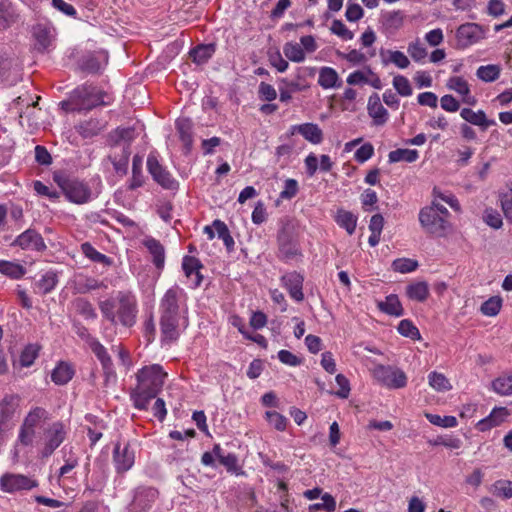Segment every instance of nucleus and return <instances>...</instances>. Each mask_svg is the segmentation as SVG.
<instances>
[{
  "label": "nucleus",
  "instance_id": "obj_1",
  "mask_svg": "<svg viewBox=\"0 0 512 512\" xmlns=\"http://www.w3.org/2000/svg\"><path fill=\"white\" fill-rule=\"evenodd\" d=\"M187 294L177 285L169 288L159 302V325L164 341L178 339L180 326L188 325Z\"/></svg>",
  "mask_w": 512,
  "mask_h": 512
},
{
  "label": "nucleus",
  "instance_id": "obj_2",
  "mask_svg": "<svg viewBox=\"0 0 512 512\" xmlns=\"http://www.w3.org/2000/svg\"><path fill=\"white\" fill-rule=\"evenodd\" d=\"M98 307L103 319L113 326L131 328L137 322L138 300L130 290L116 291L109 298L99 300Z\"/></svg>",
  "mask_w": 512,
  "mask_h": 512
},
{
  "label": "nucleus",
  "instance_id": "obj_3",
  "mask_svg": "<svg viewBox=\"0 0 512 512\" xmlns=\"http://www.w3.org/2000/svg\"><path fill=\"white\" fill-rule=\"evenodd\" d=\"M167 373L159 364L144 366L136 373V386L130 392L133 406L138 410H147L149 403L161 391Z\"/></svg>",
  "mask_w": 512,
  "mask_h": 512
},
{
  "label": "nucleus",
  "instance_id": "obj_4",
  "mask_svg": "<svg viewBox=\"0 0 512 512\" xmlns=\"http://www.w3.org/2000/svg\"><path fill=\"white\" fill-rule=\"evenodd\" d=\"M449 211L443 205L432 202L419 212V222L422 228L429 234L437 237L445 236L450 228Z\"/></svg>",
  "mask_w": 512,
  "mask_h": 512
},
{
  "label": "nucleus",
  "instance_id": "obj_5",
  "mask_svg": "<svg viewBox=\"0 0 512 512\" xmlns=\"http://www.w3.org/2000/svg\"><path fill=\"white\" fill-rule=\"evenodd\" d=\"M54 181L69 202L83 205L92 200V190L86 182L65 174H55Z\"/></svg>",
  "mask_w": 512,
  "mask_h": 512
},
{
  "label": "nucleus",
  "instance_id": "obj_6",
  "mask_svg": "<svg viewBox=\"0 0 512 512\" xmlns=\"http://www.w3.org/2000/svg\"><path fill=\"white\" fill-rule=\"evenodd\" d=\"M278 253L277 257L289 263L302 258L303 254L300 248L299 240L294 232V228L290 222L282 225L277 234Z\"/></svg>",
  "mask_w": 512,
  "mask_h": 512
},
{
  "label": "nucleus",
  "instance_id": "obj_7",
  "mask_svg": "<svg viewBox=\"0 0 512 512\" xmlns=\"http://www.w3.org/2000/svg\"><path fill=\"white\" fill-rule=\"evenodd\" d=\"M49 418L48 410L41 406H33L23 419L17 441L23 446H31L36 437V429Z\"/></svg>",
  "mask_w": 512,
  "mask_h": 512
},
{
  "label": "nucleus",
  "instance_id": "obj_8",
  "mask_svg": "<svg viewBox=\"0 0 512 512\" xmlns=\"http://www.w3.org/2000/svg\"><path fill=\"white\" fill-rule=\"evenodd\" d=\"M375 380L389 389H400L407 385V376L403 370L391 365L379 364L372 370Z\"/></svg>",
  "mask_w": 512,
  "mask_h": 512
},
{
  "label": "nucleus",
  "instance_id": "obj_9",
  "mask_svg": "<svg viewBox=\"0 0 512 512\" xmlns=\"http://www.w3.org/2000/svg\"><path fill=\"white\" fill-rule=\"evenodd\" d=\"M67 431L61 421L49 424L43 431V446L40 450L42 458L50 457L55 450L65 441Z\"/></svg>",
  "mask_w": 512,
  "mask_h": 512
},
{
  "label": "nucleus",
  "instance_id": "obj_10",
  "mask_svg": "<svg viewBox=\"0 0 512 512\" xmlns=\"http://www.w3.org/2000/svg\"><path fill=\"white\" fill-rule=\"evenodd\" d=\"M38 485L35 478L24 474L7 472L0 477V490L5 493L29 491L38 487Z\"/></svg>",
  "mask_w": 512,
  "mask_h": 512
},
{
  "label": "nucleus",
  "instance_id": "obj_11",
  "mask_svg": "<svg viewBox=\"0 0 512 512\" xmlns=\"http://www.w3.org/2000/svg\"><path fill=\"white\" fill-rule=\"evenodd\" d=\"M147 169L153 180L163 189L171 191H177L179 189V182L166 167L159 163L157 157L152 154L147 158Z\"/></svg>",
  "mask_w": 512,
  "mask_h": 512
},
{
  "label": "nucleus",
  "instance_id": "obj_12",
  "mask_svg": "<svg viewBox=\"0 0 512 512\" xmlns=\"http://www.w3.org/2000/svg\"><path fill=\"white\" fill-rule=\"evenodd\" d=\"M486 31L477 23H465L460 25L456 30L457 44L461 48H466L476 44L484 39Z\"/></svg>",
  "mask_w": 512,
  "mask_h": 512
},
{
  "label": "nucleus",
  "instance_id": "obj_13",
  "mask_svg": "<svg viewBox=\"0 0 512 512\" xmlns=\"http://www.w3.org/2000/svg\"><path fill=\"white\" fill-rule=\"evenodd\" d=\"M113 462L118 473H124L130 470L135 463V451L129 443L121 444L117 442L113 449Z\"/></svg>",
  "mask_w": 512,
  "mask_h": 512
},
{
  "label": "nucleus",
  "instance_id": "obj_14",
  "mask_svg": "<svg viewBox=\"0 0 512 512\" xmlns=\"http://www.w3.org/2000/svg\"><path fill=\"white\" fill-rule=\"evenodd\" d=\"M74 93L82 99V106L86 109H91L99 105L109 104V102L105 100L107 94L92 85H84L78 87L75 89Z\"/></svg>",
  "mask_w": 512,
  "mask_h": 512
},
{
  "label": "nucleus",
  "instance_id": "obj_15",
  "mask_svg": "<svg viewBox=\"0 0 512 512\" xmlns=\"http://www.w3.org/2000/svg\"><path fill=\"white\" fill-rule=\"evenodd\" d=\"M21 398L18 394H6L0 400V434L7 428L20 406Z\"/></svg>",
  "mask_w": 512,
  "mask_h": 512
},
{
  "label": "nucleus",
  "instance_id": "obj_16",
  "mask_svg": "<svg viewBox=\"0 0 512 512\" xmlns=\"http://www.w3.org/2000/svg\"><path fill=\"white\" fill-rule=\"evenodd\" d=\"M280 282L294 301L301 302L304 300V276L302 274L297 271L287 272L281 276Z\"/></svg>",
  "mask_w": 512,
  "mask_h": 512
},
{
  "label": "nucleus",
  "instance_id": "obj_17",
  "mask_svg": "<svg viewBox=\"0 0 512 512\" xmlns=\"http://www.w3.org/2000/svg\"><path fill=\"white\" fill-rule=\"evenodd\" d=\"M158 498V491L153 487H139L131 503L132 512H147Z\"/></svg>",
  "mask_w": 512,
  "mask_h": 512
},
{
  "label": "nucleus",
  "instance_id": "obj_18",
  "mask_svg": "<svg viewBox=\"0 0 512 512\" xmlns=\"http://www.w3.org/2000/svg\"><path fill=\"white\" fill-rule=\"evenodd\" d=\"M15 243L23 250L43 252L47 248L41 234L34 229H27L26 231L21 233L16 238Z\"/></svg>",
  "mask_w": 512,
  "mask_h": 512
},
{
  "label": "nucleus",
  "instance_id": "obj_19",
  "mask_svg": "<svg viewBox=\"0 0 512 512\" xmlns=\"http://www.w3.org/2000/svg\"><path fill=\"white\" fill-rule=\"evenodd\" d=\"M289 134H300L306 141L314 145H318L323 141L322 129L318 124L311 122L290 126Z\"/></svg>",
  "mask_w": 512,
  "mask_h": 512
},
{
  "label": "nucleus",
  "instance_id": "obj_20",
  "mask_svg": "<svg viewBox=\"0 0 512 512\" xmlns=\"http://www.w3.org/2000/svg\"><path fill=\"white\" fill-rule=\"evenodd\" d=\"M203 268L201 261L193 256H184L182 259V269L185 276L190 280V286L197 288L203 281V275L200 270Z\"/></svg>",
  "mask_w": 512,
  "mask_h": 512
},
{
  "label": "nucleus",
  "instance_id": "obj_21",
  "mask_svg": "<svg viewBox=\"0 0 512 512\" xmlns=\"http://www.w3.org/2000/svg\"><path fill=\"white\" fill-rule=\"evenodd\" d=\"M405 14L401 10L382 12L379 18L381 27L385 33L393 34L404 24Z\"/></svg>",
  "mask_w": 512,
  "mask_h": 512
},
{
  "label": "nucleus",
  "instance_id": "obj_22",
  "mask_svg": "<svg viewBox=\"0 0 512 512\" xmlns=\"http://www.w3.org/2000/svg\"><path fill=\"white\" fill-rule=\"evenodd\" d=\"M367 110L375 126H382L388 121L389 113L382 105L378 94L375 93L369 97Z\"/></svg>",
  "mask_w": 512,
  "mask_h": 512
},
{
  "label": "nucleus",
  "instance_id": "obj_23",
  "mask_svg": "<svg viewBox=\"0 0 512 512\" xmlns=\"http://www.w3.org/2000/svg\"><path fill=\"white\" fill-rule=\"evenodd\" d=\"M509 415L510 413L506 407H495L486 418L477 423V428L480 431L489 430L503 423Z\"/></svg>",
  "mask_w": 512,
  "mask_h": 512
},
{
  "label": "nucleus",
  "instance_id": "obj_24",
  "mask_svg": "<svg viewBox=\"0 0 512 512\" xmlns=\"http://www.w3.org/2000/svg\"><path fill=\"white\" fill-rule=\"evenodd\" d=\"M460 116L472 125L479 126L482 130H486L490 126L496 125L493 119H487L483 110L473 111L470 108H463Z\"/></svg>",
  "mask_w": 512,
  "mask_h": 512
},
{
  "label": "nucleus",
  "instance_id": "obj_25",
  "mask_svg": "<svg viewBox=\"0 0 512 512\" xmlns=\"http://www.w3.org/2000/svg\"><path fill=\"white\" fill-rule=\"evenodd\" d=\"M144 247L149 251L152 255L153 264L157 268H162L165 262V248L161 244V242L151 236H148L143 239Z\"/></svg>",
  "mask_w": 512,
  "mask_h": 512
},
{
  "label": "nucleus",
  "instance_id": "obj_26",
  "mask_svg": "<svg viewBox=\"0 0 512 512\" xmlns=\"http://www.w3.org/2000/svg\"><path fill=\"white\" fill-rule=\"evenodd\" d=\"M79 465L78 456L72 451L68 455L64 456V464L59 468L56 475L57 484L59 486H65L66 481L70 480L72 476L70 473Z\"/></svg>",
  "mask_w": 512,
  "mask_h": 512
},
{
  "label": "nucleus",
  "instance_id": "obj_27",
  "mask_svg": "<svg viewBox=\"0 0 512 512\" xmlns=\"http://www.w3.org/2000/svg\"><path fill=\"white\" fill-rule=\"evenodd\" d=\"M447 86L449 89L455 91L462 96L463 102L473 105L475 104V98L470 94V88L465 79L462 77L454 76L448 80Z\"/></svg>",
  "mask_w": 512,
  "mask_h": 512
},
{
  "label": "nucleus",
  "instance_id": "obj_28",
  "mask_svg": "<svg viewBox=\"0 0 512 512\" xmlns=\"http://www.w3.org/2000/svg\"><path fill=\"white\" fill-rule=\"evenodd\" d=\"M18 19V14L12 3L0 0V31L8 29Z\"/></svg>",
  "mask_w": 512,
  "mask_h": 512
},
{
  "label": "nucleus",
  "instance_id": "obj_29",
  "mask_svg": "<svg viewBox=\"0 0 512 512\" xmlns=\"http://www.w3.org/2000/svg\"><path fill=\"white\" fill-rule=\"evenodd\" d=\"M380 55L382 57V62L385 65L392 63L400 69H406L410 65L409 58L399 50L381 49Z\"/></svg>",
  "mask_w": 512,
  "mask_h": 512
},
{
  "label": "nucleus",
  "instance_id": "obj_30",
  "mask_svg": "<svg viewBox=\"0 0 512 512\" xmlns=\"http://www.w3.org/2000/svg\"><path fill=\"white\" fill-rule=\"evenodd\" d=\"M380 311L395 317H400L404 314V309L396 294L386 296L384 301L378 303Z\"/></svg>",
  "mask_w": 512,
  "mask_h": 512
},
{
  "label": "nucleus",
  "instance_id": "obj_31",
  "mask_svg": "<svg viewBox=\"0 0 512 512\" xmlns=\"http://www.w3.org/2000/svg\"><path fill=\"white\" fill-rule=\"evenodd\" d=\"M406 296L413 301L424 302L429 296V285L425 281L412 282L406 286Z\"/></svg>",
  "mask_w": 512,
  "mask_h": 512
},
{
  "label": "nucleus",
  "instance_id": "obj_32",
  "mask_svg": "<svg viewBox=\"0 0 512 512\" xmlns=\"http://www.w3.org/2000/svg\"><path fill=\"white\" fill-rule=\"evenodd\" d=\"M216 51L214 43L201 44L190 51V56L194 63L203 65L209 61Z\"/></svg>",
  "mask_w": 512,
  "mask_h": 512
},
{
  "label": "nucleus",
  "instance_id": "obj_33",
  "mask_svg": "<svg viewBox=\"0 0 512 512\" xmlns=\"http://www.w3.org/2000/svg\"><path fill=\"white\" fill-rule=\"evenodd\" d=\"M74 375L73 367L66 362H60L52 371L51 379L56 385L67 384Z\"/></svg>",
  "mask_w": 512,
  "mask_h": 512
},
{
  "label": "nucleus",
  "instance_id": "obj_34",
  "mask_svg": "<svg viewBox=\"0 0 512 512\" xmlns=\"http://www.w3.org/2000/svg\"><path fill=\"white\" fill-rule=\"evenodd\" d=\"M419 158V152L416 149L398 148L390 151L388 154L389 163L407 162L413 163Z\"/></svg>",
  "mask_w": 512,
  "mask_h": 512
},
{
  "label": "nucleus",
  "instance_id": "obj_35",
  "mask_svg": "<svg viewBox=\"0 0 512 512\" xmlns=\"http://www.w3.org/2000/svg\"><path fill=\"white\" fill-rule=\"evenodd\" d=\"M336 223L347 231L349 235L355 232L357 217L350 211L339 209L335 216Z\"/></svg>",
  "mask_w": 512,
  "mask_h": 512
},
{
  "label": "nucleus",
  "instance_id": "obj_36",
  "mask_svg": "<svg viewBox=\"0 0 512 512\" xmlns=\"http://www.w3.org/2000/svg\"><path fill=\"white\" fill-rule=\"evenodd\" d=\"M0 273L11 279L18 280L26 274V268L16 262L0 260Z\"/></svg>",
  "mask_w": 512,
  "mask_h": 512
},
{
  "label": "nucleus",
  "instance_id": "obj_37",
  "mask_svg": "<svg viewBox=\"0 0 512 512\" xmlns=\"http://www.w3.org/2000/svg\"><path fill=\"white\" fill-rule=\"evenodd\" d=\"M492 389L501 396L512 395V371L502 374L492 381Z\"/></svg>",
  "mask_w": 512,
  "mask_h": 512
},
{
  "label": "nucleus",
  "instance_id": "obj_38",
  "mask_svg": "<svg viewBox=\"0 0 512 512\" xmlns=\"http://www.w3.org/2000/svg\"><path fill=\"white\" fill-rule=\"evenodd\" d=\"M58 284V276L54 271H47L36 283L38 293L46 295L53 291Z\"/></svg>",
  "mask_w": 512,
  "mask_h": 512
},
{
  "label": "nucleus",
  "instance_id": "obj_39",
  "mask_svg": "<svg viewBox=\"0 0 512 512\" xmlns=\"http://www.w3.org/2000/svg\"><path fill=\"white\" fill-rule=\"evenodd\" d=\"M339 76L337 71L331 67H322L319 71L318 84L324 89L338 87Z\"/></svg>",
  "mask_w": 512,
  "mask_h": 512
},
{
  "label": "nucleus",
  "instance_id": "obj_40",
  "mask_svg": "<svg viewBox=\"0 0 512 512\" xmlns=\"http://www.w3.org/2000/svg\"><path fill=\"white\" fill-rule=\"evenodd\" d=\"M33 36L36 41V49L43 52L47 49L52 41L50 29L43 25H36L33 28Z\"/></svg>",
  "mask_w": 512,
  "mask_h": 512
},
{
  "label": "nucleus",
  "instance_id": "obj_41",
  "mask_svg": "<svg viewBox=\"0 0 512 512\" xmlns=\"http://www.w3.org/2000/svg\"><path fill=\"white\" fill-rule=\"evenodd\" d=\"M428 383L430 387L437 392H447L452 389V385L448 378L444 374L436 371L429 373Z\"/></svg>",
  "mask_w": 512,
  "mask_h": 512
},
{
  "label": "nucleus",
  "instance_id": "obj_42",
  "mask_svg": "<svg viewBox=\"0 0 512 512\" xmlns=\"http://www.w3.org/2000/svg\"><path fill=\"white\" fill-rule=\"evenodd\" d=\"M82 253L89 258L91 261L109 266L112 264L111 258L105 254L97 251L89 242H85L81 245Z\"/></svg>",
  "mask_w": 512,
  "mask_h": 512
},
{
  "label": "nucleus",
  "instance_id": "obj_43",
  "mask_svg": "<svg viewBox=\"0 0 512 512\" xmlns=\"http://www.w3.org/2000/svg\"><path fill=\"white\" fill-rule=\"evenodd\" d=\"M76 130L83 138H92L101 132L102 126L98 120L89 119L80 123Z\"/></svg>",
  "mask_w": 512,
  "mask_h": 512
},
{
  "label": "nucleus",
  "instance_id": "obj_44",
  "mask_svg": "<svg viewBox=\"0 0 512 512\" xmlns=\"http://www.w3.org/2000/svg\"><path fill=\"white\" fill-rule=\"evenodd\" d=\"M213 227L215 228L218 238L223 241L227 250L232 251L234 249L235 242L227 225L223 221L216 219L213 221Z\"/></svg>",
  "mask_w": 512,
  "mask_h": 512
},
{
  "label": "nucleus",
  "instance_id": "obj_45",
  "mask_svg": "<svg viewBox=\"0 0 512 512\" xmlns=\"http://www.w3.org/2000/svg\"><path fill=\"white\" fill-rule=\"evenodd\" d=\"M283 53L292 62L301 63L305 60L304 49L296 42H287L283 46Z\"/></svg>",
  "mask_w": 512,
  "mask_h": 512
},
{
  "label": "nucleus",
  "instance_id": "obj_46",
  "mask_svg": "<svg viewBox=\"0 0 512 512\" xmlns=\"http://www.w3.org/2000/svg\"><path fill=\"white\" fill-rule=\"evenodd\" d=\"M135 137V130L132 127H118L110 134V141L114 145L121 142L129 144Z\"/></svg>",
  "mask_w": 512,
  "mask_h": 512
},
{
  "label": "nucleus",
  "instance_id": "obj_47",
  "mask_svg": "<svg viewBox=\"0 0 512 512\" xmlns=\"http://www.w3.org/2000/svg\"><path fill=\"white\" fill-rule=\"evenodd\" d=\"M176 129L179 133L181 141L185 146L192 143V123L189 119L180 118L176 121Z\"/></svg>",
  "mask_w": 512,
  "mask_h": 512
},
{
  "label": "nucleus",
  "instance_id": "obj_48",
  "mask_svg": "<svg viewBox=\"0 0 512 512\" xmlns=\"http://www.w3.org/2000/svg\"><path fill=\"white\" fill-rule=\"evenodd\" d=\"M76 311L87 320H94L97 318V313L92 303L84 298H78L74 302Z\"/></svg>",
  "mask_w": 512,
  "mask_h": 512
},
{
  "label": "nucleus",
  "instance_id": "obj_49",
  "mask_svg": "<svg viewBox=\"0 0 512 512\" xmlns=\"http://www.w3.org/2000/svg\"><path fill=\"white\" fill-rule=\"evenodd\" d=\"M476 75L484 82H493L500 75V67L494 64L480 66L476 71Z\"/></svg>",
  "mask_w": 512,
  "mask_h": 512
},
{
  "label": "nucleus",
  "instance_id": "obj_50",
  "mask_svg": "<svg viewBox=\"0 0 512 512\" xmlns=\"http://www.w3.org/2000/svg\"><path fill=\"white\" fill-rule=\"evenodd\" d=\"M425 417L431 424L443 428H454L458 425L455 416H440L438 414L426 413Z\"/></svg>",
  "mask_w": 512,
  "mask_h": 512
},
{
  "label": "nucleus",
  "instance_id": "obj_51",
  "mask_svg": "<svg viewBox=\"0 0 512 512\" xmlns=\"http://www.w3.org/2000/svg\"><path fill=\"white\" fill-rule=\"evenodd\" d=\"M144 184V177L141 171V160L135 156L132 163V177L129 183V189L135 190Z\"/></svg>",
  "mask_w": 512,
  "mask_h": 512
},
{
  "label": "nucleus",
  "instance_id": "obj_52",
  "mask_svg": "<svg viewBox=\"0 0 512 512\" xmlns=\"http://www.w3.org/2000/svg\"><path fill=\"white\" fill-rule=\"evenodd\" d=\"M418 262L410 258H398L392 262V269L402 274L410 273L418 268Z\"/></svg>",
  "mask_w": 512,
  "mask_h": 512
},
{
  "label": "nucleus",
  "instance_id": "obj_53",
  "mask_svg": "<svg viewBox=\"0 0 512 512\" xmlns=\"http://www.w3.org/2000/svg\"><path fill=\"white\" fill-rule=\"evenodd\" d=\"M407 51L415 62H422L427 57V49L419 38L408 44Z\"/></svg>",
  "mask_w": 512,
  "mask_h": 512
},
{
  "label": "nucleus",
  "instance_id": "obj_54",
  "mask_svg": "<svg viewBox=\"0 0 512 512\" xmlns=\"http://www.w3.org/2000/svg\"><path fill=\"white\" fill-rule=\"evenodd\" d=\"M89 348L100 361L101 366L112 363V359L108 354L107 349L100 343L99 340H91Z\"/></svg>",
  "mask_w": 512,
  "mask_h": 512
},
{
  "label": "nucleus",
  "instance_id": "obj_55",
  "mask_svg": "<svg viewBox=\"0 0 512 512\" xmlns=\"http://www.w3.org/2000/svg\"><path fill=\"white\" fill-rule=\"evenodd\" d=\"M265 418L277 431H284L287 427L288 419L277 411H266Z\"/></svg>",
  "mask_w": 512,
  "mask_h": 512
},
{
  "label": "nucleus",
  "instance_id": "obj_56",
  "mask_svg": "<svg viewBox=\"0 0 512 512\" xmlns=\"http://www.w3.org/2000/svg\"><path fill=\"white\" fill-rule=\"evenodd\" d=\"M397 330L399 334L404 337H409L413 340L420 338V332L418 328L408 319H403L398 324Z\"/></svg>",
  "mask_w": 512,
  "mask_h": 512
},
{
  "label": "nucleus",
  "instance_id": "obj_57",
  "mask_svg": "<svg viewBox=\"0 0 512 512\" xmlns=\"http://www.w3.org/2000/svg\"><path fill=\"white\" fill-rule=\"evenodd\" d=\"M502 306V300L500 297H491L481 305V312L485 316H496Z\"/></svg>",
  "mask_w": 512,
  "mask_h": 512
},
{
  "label": "nucleus",
  "instance_id": "obj_58",
  "mask_svg": "<svg viewBox=\"0 0 512 512\" xmlns=\"http://www.w3.org/2000/svg\"><path fill=\"white\" fill-rule=\"evenodd\" d=\"M500 202L503 213L509 222H512V185L500 195Z\"/></svg>",
  "mask_w": 512,
  "mask_h": 512
},
{
  "label": "nucleus",
  "instance_id": "obj_59",
  "mask_svg": "<svg viewBox=\"0 0 512 512\" xmlns=\"http://www.w3.org/2000/svg\"><path fill=\"white\" fill-rule=\"evenodd\" d=\"M330 30L332 34L337 35L343 40L348 41L354 38V33L349 30L341 20H334L331 24Z\"/></svg>",
  "mask_w": 512,
  "mask_h": 512
},
{
  "label": "nucleus",
  "instance_id": "obj_60",
  "mask_svg": "<svg viewBox=\"0 0 512 512\" xmlns=\"http://www.w3.org/2000/svg\"><path fill=\"white\" fill-rule=\"evenodd\" d=\"M393 86L401 96L407 97L412 95V87L409 80L402 75H397L393 78Z\"/></svg>",
  "mask_w": 512,
  "mask_h": 512
},
{
  "label": "nucleus",
  "instance_id": "obj_61",
  "mask_svg": "<svg viewBox=\"0 0 512 512\" xmlns=\"http://www.w3.org/2000/svg\"><path fill=\"white\" fill-rule=\"evenodd\" d=\"M493 493L504 499L512 498V482L507 480H499L493 485Z\"/></svg>",
  "mask_w": 512,
  "mask_h": 512
},
{
  "label": "nucleus",
  "instance_id": "obj_62",
  "mask_svg": "<svg viewBox=\"0 0 512 512\" xmlns=\"http://www.w3.org/2000/svg\"><path fill=\"white\" fill-rule=\"evenodd\" d=\"M37 356V348L33 345H29L25 347L24 350L21 352L19 363L22 367H29L34 363Z\"/></svg>",
  "mask_w": 512,
  "mask_h": 512
},
{
  "label": "nucleus",
  "instance_id": "obj_63",
  "mask_svg": "<svg viewBox=\"0 0 512 512\" xmlns=\"http://www.w3.org/2000/svg\"><path fill=\"white\" fill-rule=\"evenodd\" d=\"M364 15V11L362 7L357 3H351V0H349L347 9L345 12V17L349 22H357L360 20Z\"/></svg>",
  "mask_w": 512,
  "mask_h": 512
},
{
  "label": "nucleus",
  "instance_id": "obj_64",
  "mask_svg": "<svg viewBox=\"0 0 512 512\" xmlns=\"http://www.w3.org/2000/svg\"><path fill=\"white\" fill-rule=\"evenodd\" d=\"M432 444L435 446H444L450 449H459L462 445V441L453 436H439Z\"/></svg>",
  "mask_w": 512,
  "mask_h": 512
}]
</instances>
